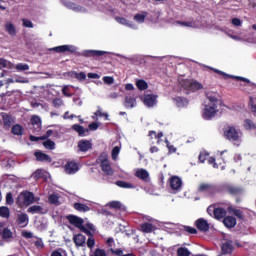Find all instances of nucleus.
Wrapping results in <instances>:
<instances>
[{
	"instance_id": "f257e3e1",
	"label": "nucleus",
	"mask_w": 256,
	"mask_h": 256,
	"mask_svg": "<svg viewBox=\"0 0 256 256\" xmlns=\"http://www.w3.org/2000/svg\"><path fill=\"white\" fill-rule=\"evenodd\" d=\"M224 137L236 147L243 143V131L235 126H227L224 128Z\"/></svg>"
},
{
	"instance_id": "f03ea898",
	"label": "nucleus",
	"mask_w": 256,
	"mask_h": 256,
	"mask_svg": "<svg viewBox=\"0 0 256 256\" xmlns=\"http://www.w3.org/2000/svg\"><path fill=\"white\" fill-rule=\"evenodd\" d=\"M66 219L69 221L71 225H74V227H77L82 231L83 233H86V235H93L95 233V226L93 224L88 223L86 225H83V219L75 216V215H68Z\"/></svg>"
},
{
	"instance_id": "7ed1b4c3",
	"label": "nucleus",
	"mask_w": 256,
	"mask_h": 256,
	"mask_svg": "<svg viewBox=\"0 0 256 256\" xmlns=\"http://www.w3.org/2000/svg\"><path fill=\"white\" fill-rule=\"evenodd\" d=\"M178 83H179L180 87H182L186 91H199V90L203 89V84H201L195 80H187L183 76H180L178 78Z\"/></svg>"
},
{
	"instance_id": "20e7f679",
	"label": "nucleus",
	"mask_w": 256,
	"mask_h": 256,
	"mask_svg": "<svg viewBox=\"0 0 256 256\" xmlns=\"http://www.w3.org/2000/svg\"><path fill=\"white\" fill-rule=\"evenodd\" d=\"M221 111V106L215 104H206L204 109L202 110V117L206 121L213 119V117H217Z\"/></svg>"
},
{
	"instance_id": "39448f33",
	"label": "nucleus",
	"mask_w": 256,
	"mask_h": 256,
	"mask_svg": "<svg viewBox=\"0 0 256 256\" xmlns=\"http://www.w3.org/2000/svg\"><path fill=\"white\" fill-rule=\"evenodd\" d=\"M33 201H35V195L27 191L20 193L17 198L19 207H28V205H32Z\"/></svg>"
},
{
	"instance_id": "423d86ee",
	"label": "nucleus",
	"mask_w": 256,
	"mask_h": 256,
	"mask_svg": "<svg viewBox=\"0 0 256 256\" xmlns=\"http://www.w3.org/2000/svg\"><path fill=\"white\" fill-rule=\"evenodd\" d=\"M169 185L173 193H179L183 189V180L179 176H172L169 179Z\"/></svg>"
},
{
	"instance_id": "0eeeda50",
	"label": "nucleus",
	"mask_w": 256,
	"mask_h": 256,
	"mask_svg": "<svg viewBox=\"0 0 256 256\" xmlns=\"http://www.w3.org/2000/svg\"><path fill=\"white\" fill-rule=\"evenodd\" d=\"M206 99L208 101V105H218V106L222 105L221 96L217 92L207 91Z\"/></svg>"
},
{
	"instance_id": "6e6552de",
	"label": "nucleus",
	"mask_w": 256,
	"mask_h": 256,
	"mask_svg": "<svg viewBox=\"0 0 256 256\" xmlns=\"http://www.w3.org/2000/svg\"><path fill=\"white\" fill-rule=\"evenodd\" d=\"M100 167L105 175H113V168H111V164L109 163V159H107L106 155H102L99 158Z\"/></svg>"
},
{
	"instance_id": "1a4fd4ad",
	"label": "nucleus",
	"mask_w": 256,
	"mask_h": 256,
	"mask_svg": "<svg viewBox=\"0 0 256 256\" xmlns=\"http://www.w3.org/2000/svg\"><path fill=\"white\" fill-rule=\"evenodd\" d=\"M49 51H55L56 53H75V51H77V47L74 45H61L50 48Z\"/></svg>"
},
{
	"instance_id": "9d476101",
	"label": "nucleus",
	"mask_w": 256,
	"mask_h": 256,
	"mask_svg": "<svg viewBox=\"0 0 256 256\" xmlns=\"http://www.w3.org/2000/svg\"><path fill=\"white\" fill-rule=\"evenodd\" d=\"M141 99L146 107H155L157 105V95L144 94Z\"/></svg>"
},
{
	"instance_id": "9b49d317",
	"label": "nucleus",
	"mask_w": 256,
	"mask_h": 256,
	"mask_svg": "<svg viewBox=\"0 0 256 256\" xmlns=\"http://www.w3.org/2000/svg\"><path fill=\"white\" fill-rule=\"evenodd\" d=\"M65 173L67 175H75L77 171H79V164L75 161L67 162V164L64 166Z\"/></svg>"
},
{
	"instance_id": "f8f14e48",
	"label": "nucleus",
	"mask_w": 256,
	"mask_h": 256,
	"mask_svg": "<svg viewBox=\"0 0 256 256\" xmlns=\"http://www.w3.org/2000/svg\"><path fill=\"white\" fill-rule=\"evenodd\" d=\"M176 25L188 27L189 29H199V22L197 20L177 21Z\"/></svg>"
},
{
	"instance_id": "ddd939ff",
	"label": "nucleus",
	"mask_w": 256,
	"mask_h": 256,
	"mask_svg": "<svg viewBox=\"0 0 256 256\" xmlns=\"http://www.w3.org/2000/svg\"><path fill=\"white\" fill-rule=\"evenodd\" d=\"M115 19L117 23H119L120 25H124V27H129V29H134V30L139 29V26H137L135 22H131L123 17H116Z\"/></svg>"
},
{
	"instance_id": "4468645a",
	"label": "nucleus",
	"mask_w": 256,
	"mask_h": 256,
	"mask_svg": "<svg viewBox=\"0 0 256 256\" xmlns=\"http://www.w3.org/2000/svg\"><path fill=\"white\" fill-rule=\"evenodd\" d=\"M221 249L222 253H224L225 255L233 253V241L224 239L222 241Z\"/></svg>"
},
{
	"instance_id": "2eb2a0df",
	"label": "nucleus",
	"mask_w": 256,
	"mask_h": 256,
	"mask_svg": "<svg viewBox=\"0 0 256 256\" xmlns=\"http://www.w3.org/2000/svg\"><path fill=\"white\" fill-rule=\"evenodd\" d=\"M195 225L199 231H202L203 233H206V231H209V223L207 220L200 218L195 222Z\"/></svg>"
},
{
	"instance_id": "dca6fc26",
	"label": "nucleus",
	"mask_w": 256,
	"mask_h": 256,
	"mask_svg": "<svg viewBox=\"0 0 256 256\" xmlns=\"http://www.w3.org/2000/svg\"><path fill=\"white\" fill-rule=\"evenodd\" d=\"M107 51H101V50H85L83 52V55L85 57H103V55H107Z\"/></svg>"
},
{
	"instance_id": "f3484780",
	"label": "nucleus",
	"mask_w": 256,
	"mask_h": 256,
	"mask_svg": "<svg viewBox=\"0 0 256 256\" xmlns=\"http://www.w3.org/2000/svg\"><path fill=\"white\" fill-rule=\"evenodd\" d=\"M91 147H93V143L89 140H80L78 142L79 151H82L83 153H87Z\"/></svg>"
},
{
	"instance_id": "a211bd4d",
	"label": "nucleus",
	"mask_w": 256,
	"mask_h": 256,
	"mask_svg": "<svg viewBox=\"0 0 256 256\" xmlns=\"http://www.w3.org/2000/svg\"><path fill=\"white\" fill-rule=\"evenodd\" d=\"M65 6L68 9L75 11V13H85L87 11L83 6H79V4H75L73 2H66Z\"/></svg>"
},
{
	"instance_id": "6ab92c4d",
	"label": "nucleus",
	"mask_w": 256,
	"mask_h": 256,
	"mask_svg": "<svg viewBox=\"0 0 256 256\" xmlns=\"http://www.w3.org/2000/svg\"><path fill=\"white\" fill-rule=\"evenodd\" d=\"M174 104L176 107H179L180 109H183V107H187L189 105V100L185 97H175L173 98Z\"/></svg>"
},
{
	"instance_id": "aec40b11",
	"label": "nucleus",
	"mask_w": 256,
	"mask_h": 256,
	"mask_svg": "<svg viewBox=\"0 0 256 256\" xmlns=\"http://www.w3.org/2000/svg\"><path fill=\"white\" fill-rule=\"evenodd\" d=\"M17 222L18 225H21L22 227H27V225H29V216L26 213H19L17 215Z\"/></svg>"
},
{
	"instance_id": "412c9836",
	"label": "nucleus",
	"mask_w": 256,
	"mask_h": 256,
	"mask_svg": "<svg viewBox=\"0 0 256 256\" xmlns=\"http://www.w3.org/2000/svg\"><path fill=\"white\" fill-rule=\"evenodd\" d=\"M135 175L142 181H147L149 179V172L143 168L136 169Z\"/></svg>"
},
{
	"instance_id": "4be33fe9",
	"label": "nucleus",
	"mask_w": 256,
	"mask_h": 256,
	"mask_svg": "<svg viewBox=\"0 0 256 256\" xmlns=\"http://www.w3.org/2000/svg\"><path fill=\"white\" fill-rule=\"evenodd\" d=\"M5 31L11 37H15V35H17V28L14 26L13 22H6L5 23Z\"/></svg>"
},
{
	"instance_id": "5701e85b",
	"label": "nucleus",
	"mask_w": 256,
	"mask_h": 256,
	"mask_svg": "<svg viewBox=\"0 0 256 256\" xmlns=\"http://www.w3.org/2000/svg\"><path fill=\"white\" fill-rule=\"evenodd\" d=\"M223 223L225 227H228L229 229H231L235 227V225H237V219H235V217L233 216H228L224 218Z\"/></svg>"
},
{
	"instance_id": "b1692460",
	"label": "nucleus",
	"mask_w": 256,
	"mask_h": 256,
	"mask_svg": "<svg viewBox=\"0 0 256 256\" xmlns=\"http://www.w3.org/2000/svg\"><path fill=\"white\" fill-rule=\"evenodd\" d=\"M0 235L4 239H11L13 237V232L9 230L8 228L3 227V225L0 224Z\"/></svg>"
},
{
	"instance_id": "393cba45",
	"label": "nucleus",
	"mask_w": 256,
	"mask_h": 256,
	"mask_svg": "<svg viewBox=\"0 0 256 256\" xmlns=\"http://www.w3.org/2000/svg\"><path fill=\"white\" fill-rule=\"evenodd\" d=\"M73 240L77 247H83V245H85L86 238L82 234H77L73 237Z\"/></svg>"
},
{
	"instance_id": "a878e982",
	"label": "nucleus",
	"mask_w": 256,
	"mask_h": 256,
	"mask_svg": "<svg viewBox=\"0 0 256 256\" xmlns=\"http://www.w3.org/2000/svg\"><path fill=\"white\" fill-rule=\"evenodd\" d=\"M74 209H76V211H79L80 213H87V211H91V208L83 203H75Z\"/></svg>"
},
{
	"instance_id": "bb28decb",
	"label": "nucleus",
	"mask_w": 256,
	"mask_h": 256,
	"mask_svg": "<svg viewBox=\"0 0 256 256\" xmlns=\"http://www.w3.org/2000/svg\"><path fill=\"white\" fill-rule=\"evenodd\" d=\"M125 107L127 109H133V107H137V100L134 97H126Z\"/></svg>"
},
{
	"instance_id": "cd10ccee",
	"label": "nucleus",
	"mask_w": 256,
	"mask_h": 256,
	"mask_svg": "<svg viewBox=\"0 0 256 256\" xmlns=\"http://www.w3.org/2000/svg\"><path fill=\"white\" fill-rule=\"evenodd\" d=\"M146 18H147V12H140V13L134 15L133 20L136 23L142 24V23H145Z\"/></svg>"
},
{
	"instance_id": "c85d7f7f",
	"label": "nucleus",
	"mask_w": 256,
	"mask_h": 256,
	"mask_svg": "<svg viewBox=\"0 0 256 256\" xmlns=\"http://www.w3.org/2000/svg\"><path fill=\"white\" fill-rule=\"evenodd\" d=\"M215 219H223L227 215V211L223 208H216L213 210Z\"/></svg>"
},
{
	"instance_id": "c756f323",
	"label": "nucleus",
	"mask_w": 256,
	"mask_h": 256,
	"mask_svg": "<svg viewBox=\"0 0 256 256\" xmlns=\"http://www.w3.org/2000/svg\"><path fill=\"white\" fill-rule=\"evenodd\" d=\"M62 93L65 95V97H73V86L64 85L62 87Z\"/></svg>"
},
{
	"instance_id": "7c9ffc66",
	"label": "nucleus",
	"mask_w": 256,
	"mask_h": 256,
	"mask_svg": "<svg viewBox=\"0 0 256 256\" xmlns=\"http://www.w3.org/2000/svg\"><path fill=\"white\" fill-rule=\"evenodd\" d=\"M28 213H32V215H35V213L43 214L45 212L43 211V207L39 205H33L28 208Z\"/></svg>"
},
{
	"instance_id": "2f4dec72",
	"label": "nucleus",
	"mask_w": 256,
	"mask_h": 256,
	"mask_svg": "<svg viewBox=\"0 0 256 256\" xmlns=\"http://www.w3.org/2000/svg\"><path fill=\"white\" fill-rule=\"evenodd\" d=\"M148 137H150V139H156V143H161V138L163 137V132H159L157 134V132L155 131H150L148 134Z\"/></svg>"
},
{
	"instance_id": "473e14b6",
	"label": "nucleus",
	"mask_w": 256,
	"mask_h": 256,
	"mask_svg": "<svg viewBox=\"0 0 256 256\" xmlns=\"http://www.w3.org/2000/svg\"><path fill=\"white\" fill-rule=\"evenodd\" d=\"M10 215L11 211L7 206L0 207V217H2L3 219H9Z\"/></svg>"
},
{
	"instance_id": "72a5a7b5",
	"label": "nucleus",
	"mask_w": 256,
	"mask_h": 256,
	"mask_svg": "<svg viewBox=\"0 0 256 256\" xmlns=\"http://www.w3.org/2000/svg\"><path fill=\"white\" fill-rule=\"evenodd\" d=\"M34 155L37 161H51V157L43 152H35Z\"/></svg>"
},
{
	"instance_id": "f704fd0d",
	"label": "nucleus",
	"mask_w": 256,
	"mask_h": 256,
	"mask_svg": "<svg viewBox=\"0 0 256 256\" xmlns=\"http://www.w3.org/2000/svg\"><path fill=\"white\" fill-rule=\"evenodd\" d=\"M200 191H207L208 193H213L215 191V186L207 183H203L199 186Z\"/></svg>"
},
{
	"instance_id": "c9c22d12",
	"label": "nucleus",
	"mask_w": 256,
	"mask_h": 256,
	"mask_svg": "<svg viewBox=\"0 0 256 256\" xmlns=\"http://www.w3.org/2000/svg\"><path fill=\"white\" fill-rule=\"evenodd\" d=\"M141 230L143 233H151L152 231H155V226L151 223H144L141 225Z\"/></svg>"
},
{
	"instance_id": "e433bc0d",
	"label": "nucleus",
	"mask_w": 256,
	"mask_h": 256,
	"mask_svg": "<svg viewBox=\"0 0 256 256\" xmlns=\"http://www.w3.org/2000/svg\"><path fill=\"white\" fill-rule=\"evenodd\" d=\"M72 129L76 131V133H78L81 137L85 136V133H87V130H85V128L79 124H74Z\"/></svg>"
},
{
	"instance_id": "4c0bfd02",
	"label": "nucleus",
	"mask_w": 256,
	"mask_h": 256,
	"mask_svg": "<svg viewBox=\"0 0 256 256\" xmlns=\"http://www.w3.org/2000/svg\"><path fill=\"white\" fill-rule=\"evenodd\" d=\"M116 185L121 187L122 189H135V186L131 183H127L125 181H117Z\"/></svg>"
},
{
	"instance_id": "58836bf2",
	"label": "nucleus",
	"mask_w": 256,
	"mask_h": 256,
	"mask_svg": "<svg viewBox=\"0 0 256 256\" xmlns=\"http://www.w3.org/2000/svg\"><path fill=\"white\" fill-rule=\"evenodd\" d=\"M106 207H109V209H115L117 211L118 209H121L123 205L119 201H111L106 205Z\"/></svg>"
},
{
	"instance_id": "ea45409f",
	"label": "nucleus",
	"mask_w": 256,
	"mask_h": 256,
	"mask_svg": "<svg viewBox=\"0 0 256 256\" xmlns=\"http://www.w3.org/2000/svg\"><path fill=\"white\" fill-rule=\"evenodd\" d=\"M119 153H121V145L119 146H115L113 149H112V159L113 161H117L118 157H119Z\"/></svg>"
},
{
	"instance_id": "a19ab883",
	"label": "nucleus",
	"mask_w": 256,
	"mask_h": 256,
	"mask_svg": "<svg viewBox=\"0 0 256 256\" xmlns=\"http://www.w3.org/2000/svg\"><path fill=\"white\" fill-rule=\"evenodd\" d=\"M228 211L230 213H233V215H236L239 219L243 218V212L241 210L234 208L233 206L228 207Z\"/></svg>"
},
{
	"instance_id": "79ce46f5",
	"label": "nucleus",
	"mask_w": 256,
	"mask_h": 256,
	"mask_svg": "<svg viewBox=\"0 0 256 256\" xmlns=\"http://www.w3.org/2000/svg\"><path fill=\"white\" fill-rule=\"evenodd\" d=\"M244 128L247 129V131H251V129H256V124L249 119H246L244 121Z\"/></svg>"
},
{
	"instance_id": "37998d69",
	"label": "nucleus",
	"mask_w": 256,
	"mask_h": 256,
	"mask_svg": "<svg viewBox=\"0 0 256 256\" xmlns=\"http://www.w3.org/2000/svg\"><path fill=\"white\" fill-rule=\"evenodd\" d=\"M13 64L3 58L0 59V69H11Z\"/></svg>"
},
{
	"instance_id": "c03bdc74",
	"label": "nucleus",
	"mask_w": 256,
	"mask_h": 256,
	"mask_svg": "<svg viewBox=\"0 0 256 256\" xmlns=\"http://www.w3.org/2000/svg\"><path fill=\"white\" fill-rule=\"evenodd\" d=\"M13 135H23V127L19 124L12 127Z\"/></svg>"
},
{
	"instance_id": "a18cd8bd",
	"label": "nucleus",
	"mask_w": 256,
	"mask_h": 256,
	"mask_svg": "<svg viewBox=\"0 0 256 256\" xmlns=\"http://www.w3.org/2000/svg\"><path fill=\"white\" fill-rule=\"evenodd\" d=\"M136 87H138L140 91H145L148 85H147V82H145V80H138L136 81Z\"/></svg>"
},
{
	"instance_id": "49530a36",
	"label": "nucleus",
	"mask_w": 256,
	"mask_h": 256,
	"mask_svg": "<svg viewBox=\"0 0 256 256\" xmlns=\"http://www.w3.org/2000/svg\"><path fill=\"white\" fill-rule=\"evenodd\" d=\"M2 120L4 127H11V116L7 114H2Z\"/></svg>"
},
{
	"instance_id": "de8ad7c7",
	"label": "nucleus",
	"mask_w": 256,
	"mask_h": 256,
	"mask_svg": "<svg viewBox=\"0 0 256 256\" xmlns=\"http://www.w3.org/2000/svg\"><path fill=\"white\" fill-rule=\"evenodd\" d=\"M15 69L17 71H29V64L18 63L16 64Z\"/></svg>"
},
{
	"instance_id": "09e8293b",
	"label": "nucleus",
	"mask_w": 256,
	"mask_h": 256,
	"mask_svg": "<svg viewBox=\"0 0 256 256\" xmlns=\"http://www.w3.org/2000/svg\"><path fill=\"white\" fill-rule=\"evenodd\" d=\"M178 256H189L191 255V252H189V249L181 247L177 250Z\"/></svg>"
},
{
	"instance_id": "8fccbe9b",
	"label": "nucleus",
	"mask_w": 256,
	"mask_h": 256,
	"mask_svg": "<svg viewBox=\"0 0 256 256\" xmlns=\"http://www.w3.org/2000/svg\"><path fill=\"white\" fill-rule=\"evenodd\" d=\"M43 145L45 149H50V151H53V149H55V142H53L52 140L44 141Z\"/></svg>"
},
{
	"instance_id": "3c124183",
	"label": "nucleus",
	"mask_w": 256,
	"mask_h": 256,
	"mask_svg": "<svg viewBox=\"0 0 256 256\" xmlns=\"http://www.w3.org/2000/svg\"><path fill=\"white\" fill-rule=\"evenodd\" d=\"M32 125H36V127H41V118L39 116H32L31 118Z\"/></svg>"
},
{
	"instance_id": "603ef678",
	"label": "nucleus",
	"mask_w": 256,
	"mask_h": 256,
	"mask_svg": "<svg viewBox=\"0 0 256 256\" xmlns=\"http://www.w3.org/2000/svg\"><path fill=\"white\" fill-rule=\"evenodd\" d=\"M228 191H229V193H231L232 195H239V193H241V188H239V187H235V186H230L229 188H228Z\"/></svg>"
},
{
	"instance_id": "864d4df0",
	"label": "nucleus",
	"mask_w": 256,
	"mask_h": 256,
	"mask_svg": "<svg viewBox=\"0 0 256 256\" xmlns=\"http://www.w3.org/2000/svg\"><path fill=\"white\" fill-rule=\"evenodd\" d=\"M165 143L169 153H177V147H174L173 144L169 143V140H165Z\"/></svg>"
},
{
	"instance_id": "5fc2aeb1",
	"label": "nucleus",
	"mask_w": 256,
	"mask_h": 256,
	"mask_svg": "<svg viewBox=\"0 0 256 256\" xmlns=\"http://www.w3.org/2000/svg\"><path fill=\"white\" fill-rule=\"evenodd\" d=\"M102 80L104 81V83L106 85H113V83H115V78L111 77V76H104L102 78Z\"/></svg>"
},
{
	"instance_id": "6e6d98bb",
	"label": "nucleus",
	"mask_w": 256,
	"mask_h": 256,
	"mask_svg": "<svg viewBox=\"0 0 256 256\" xmlns=\"http://www.w3.org/2000/svg\"><path fill=\"white\" fill-rule=\"evenodd\" d=\"M95 115H97L98 117H105V120L109 121V114L103 112L101 108H98V110L95 112Z\"/></svg>"
},
{
	"instance_id": "4d7b16f0",
	"label": "nucleus",
	"mask_w": 256,
	"mask_h": 256,
	"mask_svg": "<svg viewBox=\"0 0 256 256\" xmlns=\"http://www.w3.org/2000/svg\"><path fill=\"white\" fill-rule=\"evenodd\" d=\"M250 109L252 113H256V98L251 97L249 101Z\"/></svg>"
},
{
	"instance_id": "13d9d810",
	"label": "nucleus",
	"mask_w": 256,
	"mask_h": 256,
	"mask_svg": "<svg viewBox=\"0 0 256 256\" xmlns=\"http://www.w3.org/2000/svg\"><path fill=\"white\" fill-rule=\"evenodd\" d=\"M49 202L52 204V205H57V203H59V196L55 195V194H52L49 196Z\"/></svg>"
},
{
	"instance_id": "bf43d9fd",
	"label": "nucleus",
	"mask_w": 256,
	"mask_h": 256,
	"mask_svg": "<svg viewBox=\"0 0 256 256\" xmlns=\"http://www.w3.org/2000/svg\"><path fill=\"white\" fill-rule=\"evenodd\" d=\"M100 126H101V123L93 122V123L89 124V129H90V131H97Z\"/></svg>"
},
{
	"instance_id": "052dcab7",
	"label": "nucleus",
	"mask_w": 256,
	"mask_h": 256,
	"mask_svg": "<svg viewBox=\"0 0 256 256\" xmlns=\"http://www.w3.org/2000/svg\"><path fill=\"white\" fill-rule=\"evenodd\" d=\"M75 78L79 81H85V79H87V75L85 72L75 73Z\"/></svg>"
},
{
	"instance_id": "680f3d73",
	"label": "nucleus",
	"mask_w": 256,
	"mask_h": 256,
	"mask_svg": "<svg viewBox=\"0 0 256 256\" xmlns=\"http://www.w3.org/2000/svg\"><path fill=\"white\" fill-rule=\"evenodd\" d=\"M23 27H27L28 29H33V22L31 20L22 19Z\"/></svg>"
},
{
	"instance_id": "e2e57ef3",
	"label": "nucleus",
	"mask_w": 256,
	"mask_h": 256,
	"mask_svg": "<svg viewBox=\"0 0 256 256\" xmlns=\"http://www.w3.org/2000/svg\"><path fill=\"white\" fill-rule=\"evenodd\" d=\"M14 202H15V200L13 199V195L11 193H8L6 195V203H7V205H13Z\"/></svg>"
},
{
	"instance_id": "0e129e2a",
	"label": "nucleus",
	"mask_w": 256,
	"mask_h": 256,
	"mask_svg": "<svg viewBox=\"0 0 256 256\" xmlns=\"http://www.w3.org/2000/svg\"><path fill=\"white\" fill-rule=\"evenodd\" d=\"M232 25H234V27H241V25H243V22L239 18H233Z\"/></svg>"
},
{
	"instance_id": "69168bd1",
	"label": "nucleus",
	"mask_w": 256,
	"mask_h": 256,
	"mask_svg": "<svg viewBox=\"0 0 256 256\" xmlns=\"http://www.w3.org/2000/svg\"><path fill=\"white\" fill-rule=\"evenodd\" d=\"M94 256H107V252L103 249H96L94 252Z\"/></svg>"
},
{
	"instance_id": "338daca9",
	"label": "nucleus",
	"mask_w": 256,
	"mask_h": 256,
	"mask_svg": "<svg viewBox=\"0 0 256 256\" xmlns=\"http://www.w3.org/2000/svg\"><path fill=\"white\" fill-rule=\"evenodd\" d=\"M32 177H34L36 180L41 179V177H43V170H37L33 173Z\"/></svg>"
},
{
	"instance_id": "774afa93",
	"label": "nucleus",
	"mask_w": 256,
	"mask_h": 256,
	"mask_svg": "<svg viewBox=\"0 0 256 256\" xmlns=\"http://www.w3.org/2000/svg\"><path fill=\"white\" fill-rule=\"evenodd\" d=\"M53 105L56 107H61L63 105V100L61 98H56L53 100Z\"/></svg>"
}]
</instances>
